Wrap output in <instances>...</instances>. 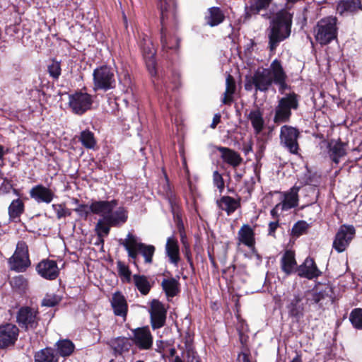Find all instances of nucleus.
<instances>
[{
    "mask_svg": "<svg viewBox=\"0 0 362 362\" xmlns=\"http://www.w3.org/2000/svg\"><path fill=\"white\" fill-rule=\"evenodd\" d=\"M158 1L160 9L162 48L165 51H176L179 48L180 38L175 33L168 31V28L176 30L178 25L175 0Z\"/></svg>",
    "mask_w": 362,
    "mask_h": 362,
    "instance_id": "f257e3e1",
    "label": "nucleus"
},
{
    "mask_svg": "<svg viewBox=\"0 0 362 362\" xmlns=\"http://www.w3.org/2000/svg\"><path fill=\"white\" fill-rule=\"evenodd\" d=\"M274 83L279 86V92L282 95H285V91L289 89L290 86L286 83L287 75L283 68L282 64H281L279 68L274 69Z\"/></svg>",
    "mask_w": 362,
    "mask_h": 362,
    "instance_id": "f704fd0d",
    "label": "nucleus"
},
{
    "mask_svg": "<svg viewBox=\"0 0 362 362\" xmlns=\"http://www.w3.org/2000/svg\"><path fill=\"white\" fill-rule=\"evenodd\" d=\"M17 322L26 330L36 328L38 324L36 312L29 307L21 308L17 314Z\"/></svg>",
    "mask_w": 362,
    "mask_h": 362,
    "instance_id": "a211bd4d",
    "label": "nucleus"
},
{
    "mask_svg": "<svg viewBox=\"0 0 362 362\" xmlns=\"http://www.w3.org/2000/svg\"><path fill=\"white\" fill-rule=\"evenodd\" d=\"M240 197L234 199L230 196H223L216 201V204L221 210L230 216L240 207Z\"/></svg>",
    "mask_w": 362,
    "mask_h": 362,
    "instance_id": "a878e982",
    "label": "nucleus"
},
{
    "mask_svg": "<svg viewBox=\"0 0 362 362\" xmlns=\"http://www.w3.org/2000/svg\"><path fill=\"white\" fill-rule=\"evenodd\" d=\"M165 250L167 255L170 259V262L177 265L180 260L179 247L177 240L174 236L169 237L167 239Z\"/></svg>",
    "mask_w": 362,
    "mask_h": 362,
    "instance_id": "473e14b6",
    "label": "nucleus"
},
{
    "mask_svg": "<svg viewBox=\"0 0 362 362\" xmlns=\"http://www.w3.org/2000/svg\"><path fill=\"white\" fill-rule=\"evenodd\" d=\"M24 209V203L21 199H13L8 209L10 219L14 220L19 218L23 214Z\"/></svg>",
    "mask_w": 362,
    "mask_h": 362,
    "instance_id": "79ce46f5",
    "label": "nucleus"
},
{
    "mask_svg": "<svg viewBox=\"0 0 362 362\" xmlns=\"http://www.w3.org/2000/svg\"><path fill=\"white\" fill-rule=\"evenodd\" d=\"M112 226H110L103 217H101L98 221L95 231L98 236V240L103 245L104 243V237L107 236L110 233V228Z\"/></svg>",
    "mask_w": 362,
    "mask_h": 362,
    "instance_id": "c03bdc74",
    "label": "nucleus"
},
{
    "mask_svg": "<svg viewBox=\"0 0 362 362\" xmlns=\"http://www.w3.org/2000/svg\"><path fill=\"white\" fill-rule=\"evenodd\" d=\"M270 18L267 28L268 48L274 52L279 44L291 35L293 16L287 10L281 9Z\"/></svg>",
    "mask_w": 362,
    "mask_h": 362,
    "instance_id": "f03ea898",
    "label": "nucleus"
},
{
    "mask_svg": "<svg viewBox=\"0 0 362 362\" xmlns=\"http://www.w3.org/2000/svg\"><path fill=\"white\" fill-rule=\"evenodd\" d=\"M329 292H331V288L328 287L325 290L319 291L317 290L307 291L305 295H303L304 298H305V305L320 304L322 300L329 296Z\"/></svg>",
    "mask_w": 362,
    "mask_h": 362,
    "instance_id": "7c9ffc66",
    "label": "nucleus"
},
{
    "mask_svg": "<svg viewBox=\"0 0 362 362\" xmlns=\"http://www.w3.org/2000/svg\"><path fill=\"white\" fill-rule=\"evenodd\" d=\"M349 320L354 328L362 329V308L354 309L349 315Z\"/></svg>",
    "mask_w": 362,
    "mask_h": 362,
    "instance_id": "49530a36",
    "label": "nucleus"
},
{
    "mask_svg": "<svg viewBox=\"0 0 362 362\" xmlns=\"http://www.w3.org/2000/svg\"><path fill=\"white\" fill-rule=\"evenodd\" d=\"M273 0H248L245 6L244 19L250 20L252 16L258 15L260 11L267 10Z\"/></svg>",
    "mask_w": 362,
    "mask_h": 362,
    "instance_id": "4be33fe9",
    "label": "nucleus"
},
{
    "mask_svg": "<svg viewBox=\"0 0 362 362\" xmlns=\"http://www.w3.org/2000/svg\"><path fill=\"white\" fill-rule=\"evenodd\" d=\"M299 136L300 132L297 128L284 125L280 131V144L289 153L297 155L299 150L298 143Z\"/></svg>",
    "mask_w": 362,
    "mask_h": 362,
    "instance_id": "9d476101",
    "label": "nucleus"
},
{
    "mask_svg": "<svg viewBox=\"0 0 362 362\" xmlns=\"http://www.w3.org/2000/svg\"><path fill=\"white\" fill-rule=\"evenodd\" d=\"M30 196L37 203L49 204L54 199V193L49 188L37 185L31 188Z\"/></svg>",
    "mask_w": 362,
    "mask_h": 362,
    "instance_id": "412c9836",
    "label": "nucleus"
},
{
    "mask_svg": "<svg viewBox=\"0 0 362 362\" xmlns=\"http://www.w3.org/2000/svg\"><path fill=\"white\" fill-rule=\"evenodd\" d=\"M93 96L82 90L76 91L69 95V107L73 113L82 115L91 109Z\"/></svg>",
    "mask_w": 362,
    "mask_h": 362,
    "instance_id": "6e6552de",
    "label": "nucleus"
},
{
    "mask_svg": "<svg viewBox=\"0 0 362 362\" xmlns=\"http://www.w3.org/2000/svg\"><path fill=\"white\" fill-rule=\"evenodd\" d=\"M8 263L11 269L18 272H23L30 267L28 247L24 241L17 243L16 251L9 259Z\"/></svg>",
    "mask_w": 362,
    "mask_h": 362,
    "instance_id": "1a4fd4ad",
    "label": "nucleus"
},
{
    "mask_svg": "<svg viewBox=\"0 0 362 362\" xmlns=\"http://www.w3.org/2000/svg\"><path fill=\"white\" fill-rule=\"evenodd\" d=\"M118 204V201H94L90 204V211L93 214L100 215L112 227H120L128 219V211L124 206H119L114 211Z\"/></svg>",
    "mask_w": 362,
    "mask_h": 362,
    "instance_id": "7ed1b4c3",
    "label": "nucleus"
},
{
    "mask_svg": "<svg viewBox=\"0 0 362 362\" xmlns=\"http://www.w3.org/2000/svg\"><path fill=\"white\" fill-rule=\"evenodd\" d=\"M279 226V221H271L269 223L268 235L272 237H275V232Z\"/></svg>",
    "mask_w": 362,
    "mask_h": 362,
    "instance_id": "680f3d73",
    "label": "nucleus"
},
{
    "mask_svg": "<svg viewBox=\"0 0 362 362\" xmlns=\"http://www.w3.org/2000/svg\"><path fill=\"white\" fill-rule=\"evenodd\" d=\"M353 226L342 225L339 227L333 241V248L338 252H344L355 235Z\"/></svg>",
    "mask_w": 362,
    "mask_h": 362,
    "instance_id": "ddd939ff",
    "label": "nucleus"
},
{
    "mask_svg": "<svg viewBox=\"0 0 362 362\" xmlns=\"http://www.w3.org/2000/svg\"><path fill=\"white\" fill-rule=\"evenodd\" d=\"M188 359L187 362H199V357L195 356L194 353L192 354V356H190V353L188 352Z\"/></svg>",
    "mask_w": 362,
    "mask_h": 362,
    "instance_id": "774afa93",
    "label": "nucleus"
},
{
    "mask_svg": "<svg viewBox=\"0 0 362 362\" xmlns=\"http://www.w3.org/2000/svg\"><path fill=\"white\" fill-rule=\"evenodd\" d=\"M179 278L177 276V279L174 277L163 279L161 282L162 289L168 300L177 296L180 292Z\"/></svg>",
    "mask_w": 362,
    "mask_h": 362,
    "instance_id": "cd10ccee",
    "label": "nucleus"
},
{
    "mask_svg": "<svg viewBox=\"0 0 362 362\" xmlns=\"http://www.w3.org/2000/svg\"><path fill=\"white\" fill-rule=\"evenodd\" d=\"M13 192L16 196H19V192L18 189L13 188L12 181L7 178H4L3 182L0 186V194H5L9 193L11 191Z\"/></svg>",
    "mask_w": 362,
    "mask_h": 362,
    "instance_id": "8fccbe9b",
    "label": "nucleus"
},
{
    "mask_svg": "<svg viewBox=\"0 0 362 362\" xmlns=\"http://www.w3.org/2000/svg\"><path fill=\"white\" fill-rule=\"evenodd\" d=\"M93 90L107 91L115 87V78L112 69L103 65L97 67L93 73Z\"/></svg>",
    "mask_w": 362,
    "mask_h": 362,
    "instance_id": "0eeeda50",
    "label": "nucleus"
},
{
    "mask_svg": "<svg viewBox=\"0 0 362 362\" xmlns=\"http://www.w3.org/2000/svg\"><path fill=\"white\" fill-rule=\"evenodd\" d=\"M221 122V115L220 114H216L214 115L213 117L212 122L210 125L211 128L215 129L217 126V124Z\"/></svg>",
    "mask_w": 362,
    "mask_h": 362,
    "instance_id": "69168bd1",
    "label": "nucleus"
},
{
    "mask_svg": "<svg viewBox=\"0 0 362 362\" xmlns=\"http://www.w3.org/2000/svg\"><path fill=\"white\" fill-rule=\"evenodd\" d=\"M59 303L56 296H47L42 301V305L46 307H54Z\"/></svg>",
    "mask_w": 362,
    "mask_h": 362,
    "instance_id": "13d9d810",
    "label": "nucleus"
},
{
    "mask_svg": "<svg viewBox=\"0 0 362 362\" xmlns=\"http://www.w3.org/2000/svg\"><path fill=\"white\" fill-rule=\"evenodd\" d=\"M238 360L239 362H251L247 354L241 353L238 355Z\"/></svg>",
    "mask_w": 362,
    "mask_h": 362,
    "instance_id": "338daca9",
    "label": "nucleus"
},
{
    "mask_svg": "<svg viewBox=\"0 0 362 362\" xmlns=\"http://www.w3.org/2000/svg\"><path fill=\"white\" fill-rule=\"evenodd\" d=\"M242 151L244 152L245 155H247L250 152L252 151V143H244L243 145Z\"/></svg>",
    "mask_w": 362,
    "mask_h": 362,
    "instance_id": "0e129e2a",
    "label": "nucleus"
},
{
    "mask_svg": "<svg viewBox=\"0 0 362 362\" xmlns=\"http://www.w3.org/2000/svg\"><path fill=\"white\" fill-rule=\"evenodd\" d=\"M281 61L275 59L269 68L258 69L252 76H246L244 87L247 91L255 88V91L267 92L274 81V70L279 68Z\"/></svg>",
    "mask_w": 362,
    "mask_h": 362,
    "instance_id": "20e7f679",
    "label": "nucleus"
},
{
    "mask_svg": "<svg viewBox=\"0 0 362 362\" xmlns=\"http://www.w3.org/2000/svg\"><path fill=\"white\" fill-rule=\"evenodd\" d=\"M150 315V322L153 329H158L165 325L167 309L164 304L158 299H153L150 302L148 310Z\"/></svg>",
    "mask_w": 362,
    "mask_h": 362,
    "instance_id": "9b49d317",
    "label": "nucleus"
},
{
    "mask_svg": "<svg viewBox=\"0 0 362 362\" xmlns=\"http://www.w3.org/2000/svg\"><path fill=\"white\" fill-rule=\"evenodd\" d=\"M56 347L57 354L62 357L71 356L75 349L74 344L69 339L59 340Z\"/></svg>",
    "mask_w": 362,
    "mask_h": 362,
    "instance_id": "a19ab883",
    "label": "nucleus"
},
{
    "mask_svg": "<svg viewBox=\"0 0 362 362\" xmlns=\"http://www.w3.org/2000/svg\"><path fill=\"white\" fill-rule=\"evenodd\" d=\"M213 182L221 193L224 189L225 184L222 175L217 170L213 173Z\"/></svg>",
    "mask_w": 362,
    "mask_h": 362,
    "instance_id": "6e6d98bb",
    "label": "nucleus"
},
{
    "mask_svg": "<svg viewBox=\"0 0 362 362\" xmlns=\"http://www.w3.org/2000/svg\"><path fill=\"white\" fill-rule=\"evenodd\" d=\"M61 65L60 63L53 59L51 63L47 66V71L49 76L54 80H57L61 75Z\"/></svg>",
    "mask_w": 362,
    "mask_h": 362,
    "instance_id": "09e8293b",
    "label": "nucleus"
},
{
    "mask_svg": "<svg viewBox=\"0 0 362 362\" xmlns=\"http://www.w3.org/2000/svg\"><path fill=\"white\" fill-rule=\"evenodd\" d=\"M132 339L124 337H117L111 341V346L116 354L128 352L132 346Z\"/></svg>",
    "mask_w": 362,
    "mask_h": 362,
    "instance_id": "c9c22d12",
    "label": "nucleus"
},
{
    "mask_svg": "<svg viewBox=\"0 0 362 362\" xmlns=\"http://www.w3.org/2000/svg\"><path fill=\"white\" fill-rule=\"evenodd\" d=\"M279 210L281 211V205L280 203L277 204L270 211V214L273 218L278 220Z\"/></svg>",
    "mask_w": 362,
    "mask_h": 362,
    "instance_id": "e2e57ef3",
    "label": "nucleus"
},
{
    "mask_svg": "<svg viewBox=\"0 0 362 362\" xmlns=\"http://www.w3.org/2000/svg\"><path fill=\"white\" fill-rule=\"evenodd\" d=\"M36 271L40 276L47 280H54L59 274L57 262L49 259L40 261L36 266Z\"/></svg>",
    "mask_w": 362,
    "mask_h": 362,
    "instance_id": "f3484780",
    "label": "nucleus"
},
{
    "mask_svg": "<svg viewBox=\"0 0 362 362\" xmlns=\"http://www.w3.org/2000/svg\"><path fill=\"white\" fill-rule=\"evenodd\" d=\"M170 206H171V211H172V213L173 214L174 218L177 219V221L178 223L180 222L182 223V218H181L180 215L179 214V207H178V206L172 199H170Z\"/></svg>",
    "mask_w": 362,
    "mask_h": 362,
    "instance_id": "052dcab7",
    "label": "nucleus"
},
{
    "mask_svg": "<svg viewBox=\"0 0 362 362\" xmlns=\"http://www.w3.org/2000/svg\"><path fill=\"white\" fill-rule=\"evenodd\" d=\"M133 281L135 286L142 295H147L151 289L152 285L148 278L144 275L134 274Z\"/></svg>",
    "mask_w": 362,
    "mask_h": 362,
    "instance_id": "ea45409f",
    "label": "nucleus"
},
{
    "mask_svg": "<svg viewBox=\"0 0 362 362\" xmlns=\"http://www.w3.org/2000/svg\"><path fill=\"white\" fill-rule=\"evenodd\" d=\"M286 308L290 317L298 321L304 315L305 303L304 296L299 292L285 298Z\"/></svg>",
    "mask_w": 362,
    "mask_h": 362,
    "instance_id": "f8f14e48",
    "label": "nucleus"
},
{
    "mask_svg": "<svg viewBox=\"0 0 362 362\" xmlns=\"http://www.w3.org/2000/svg\"><path fill=\"white\" fill-rule=\"evenodd\" d=\"M53 210L56 213L57 218L58 219H61L62 218H64V209H65V204H54L52 206Z\"/></svg>",
    "mask_w": 362,
    "mask_h": 362,
    "instance_id": "bf43d9fd",
    "label": "nucleus"
},
{
    "mask_svg": "<svg viewBox=\"0 0 362 362\" xmlns=\"http://www.w3.org/2000/svg\"><path fill=\"white\" fill-rule=\"evenodd\" d=\"M235 89L236 85L233 76L228 74L226 78V90L222 99L223 104L230 105L233 100V95L235 93Z\"/></svg>",
    "mask_w": 362,
    "mask_h": 362,
    "instance_id": "4c0bfd02",
    "label": "nucleus"
},
{
    "mask_svg": "<svg viewBox=\"0 0 362 362\" xmlns=\"http://www.w3.org/2000/svg\"><path fill=\"white\" fill-rule=\"evenodd\" d=\"M309 228V224L305 221H298L292 227L291 235L294 237H299L305 233Z\"/></svg>",
    "mask_w": 362,
    "mask_h": 362,
    "instance_id": "de8ad7c7",
    "label": "nucleus"
},
{
    "mask_svg": "<svg viewBox=\"0 0 362 362\" xmlns=\"http://www.w3.org/2000/svg\"><path fill=\"white\" fill-rule=\"evenodd\" d=\"M300 98V95L294 92L286 93L281 98L274 108V122L277 124L288 122L292 115L291 111L299 107Z\"/></svg>",
    "mask_w": 362,
    "mask_h": 362,
    "instance_id": "39448f33",
    "label": "nucleus"
},
{
    "mask_svg": "<svg viewBox=\"0 0 362 362\" xmlns=\"http://www.w3.org/2000/svg\"><path fill=\"white\" fill-rule=\"evenodd\" d=\"M117 272L120 276L124 277L127 282L131 281V271L122 261L117 262Z\"/></svg>",
    "mask_w": 362,
    "mask_h": 362,
    "instance_id": "3c124183",
    "label": "nucleus"
},
{
    "mask_svg": "<svg viewBox=\"0 0 362 362\" xmlns=\"http://www.w3.org/2000/svg\"><path fill=\"white\" fill-rule=\"evenodd\" d=\"M225 20V15L219 7L213 6L208 9V15L205 17L207 25L215 27L221 24Z\"/></svg>",
    "mask_w": 362,
    "mask_h": 362,
    "instance_id": "2f4dec72",
    "label": "nucleus"
},
{
    "mask_svg": "<svg viewBox=\"0 0 362 362\" xmlns=\"http://www.w3.org/2000/svg\"><path fill=\"white\" fill-rule=\"evenodd\" d=\"M296 272H297L300 277L308 279L317 278L322 274L318 269L314 259L309 257L305 259L302 264L296 268Z\"/></svg>",
    "mask_w": 362,
    "mask_h": 362,
    "instance_id": "6ab92c4d",
    "label": "nucleus"
},
{
    "mask_svg": "<svg viewBox=\"0 0 362 362\" xmlns=\"http://www.w3.org/2000/svg\"><path fill=\"white\" fill-rule=\"evenodd\" d=\"M337 18L327 16L320 19L314 28L315 38L322 45L330 43L337 36Z\"/></svg>",
    "mask_w": 362,
    "mask_h": 362,
    "instance_id": "423d86ee",
    "label": "nucleus"
},
{
    "mask_svg": "<svg viewBox=\"0 0 362 362\" xmlns=\"http://www.w3.org/2000/svg\"><path fill=\"white\" fill-rule=\"evenodd\" d=\"M161 83V85L159 84V82L155 85L157 91L160 93V95H163V96H165L170 90L174 89L175 88V86H171L170 85H168L165 80H162Z\"/></svg>",
    "mask_w": 362,
    "mask_h": 362,
    "instance_id": "4d7b16f0",
    "label": "nucleus"
},
{
    "mask_svg": "<svg viewBox=\"0 0 362 362\" xmlns=\"http://www.w3.org/2000/svg\"><path fill=\"white\" fill-rule=\"evenodd\" d=\"M35 362H58L54 350L50 347L42 349L35 354Z\"/></svg>",
    "mask_w": 362,
    "mask_h": 362,
    "instance_id": "e433bc0d",
    "label": "nucleus"
},
{
    "mask_svg": "<svg viewBox=\"0 0 362 362\" xmlns=\"http://www.w3.org/2000/svg\"><path fill=\"white\" fill-rule=\"evenodd\" d=\"M74 211L82 218L86 219L89 214L92 213L90 211V205L88 206L87 204H78Z\"/></svg>",
    "mask_w": 362,
    "mask_h": 362,
    "instance_id": "864d4df0",
    "label": "nucleus"
},
{
    "mask_svg": "<svg viewBox=\"0 0 362 362\" xmlns=\"http://www.w3.org/2000/svg\"><path fill=\"white\" fill-rule=\"evenodd\" d=\"M245 116L251 122L255 134H259L263 131L265 124L263 112L259 108L256 107L249 112L245 110Z\"/></svg>",
    "mask_w": 362,
    "mask_h": 362,
    "instance_id": "5701e85b",
    "label": "nucleus"
},
{
    "mask_svg": "<svg viewBox=\"0 0 362 362\" xmlns=\"http://www.w3.org/2000/svg\"><path fill=\"white\" fill-rule=\"evenodd\" d=\"M11 286L13 288L23 289L26 286V280L22 275L13 277L10 281Z\"/></svg>",
    "mask_w": 362,
    "mask_h": 362,
    "instance_id": "5fc2aeb1",
    "label": "nucleus"
},
{
    "mask_svg": "<svg viewBox=\"0 0 362 362\" xmlns=\"http://www.w3.org/2000/svg\"><path fill=\"white\" fill-rule=\"evenodd\" d=\"M133 242L136 243V238L132 233H128L125 240H120V245L127 250L128 257L133 259L134 264H136L139 252L136 247L132 243Z\"/></svg>",
    "mask_w": 362,
    "mask_h": 362,
    "instance_id": "72a5a7b5",
    "label": "nucleus"
},
{
    "mask_svg": "<svg viewBox=\"0 0 362 362\" xmlns=\"http://www.w3.org/2000/svg\"><path fill=\"white\" fill-rule=\"evenodd\" d=\"M216 149L221 153V159L233 168H236L242 163L243 158L235 151L224 146H217Z\"/></svg>",
    "mask_w": 362,
    "mask_h": 362,
    "instance_id": "393cba45",
    "label": "nucleus"
},
{
    "mask_svg": "<svg viewBox=\"0 0 362 362\" xmlns=\"http://www.w3.org/2000/svg\"><path fill=\"white\" fill-rule=\"evenodd\" d=\"M78 140L83 146L87 149H94L97 144L93 132L89 129L82 131Z\"/></svg>",
    "mask_w": 362,
    "mask_h": 362,
    "instance_id": "a18cd8bd",
    "label": "nucleus"
},
{
    "mask_svg": "<svg viewBox=\"0 0 362 362\" xmlns=\"http://www.w3.org/2000/svg\"><path fill=\"white\" fill-rule=\"evenodd\" d=\"M295 258V253L291 250H286L281 259V269L286 276L296 272L298 267Z\"/></svg>",
    "mask_w": 362,
    "mask_h": 362,
    "instance_id": "c85d7f7f",
    "label": "nucleus"
},
{
    "mask_svg": "<svg viewBox=\"0 0 362 362\" xmlns=\"http://www.w3.org/2000/svg\"><path fill=\"white\" fill-rule=\"evenodd\" d=\"M139 250V254L144 257L145 264H150L153 262V257L156 250V248L152 245H146L142 243H139L136 240V243H132Z\"/></svg>",
    "mask_w": 362,
    "mask_h": 362,
    "instance_id": "58836bf2",
    "label": "nucleus"
},
{
    "mask_svg": "<svg viewBox=\"0 0 362 362\" xmlns=\"http://www.w3.org/2000/svg\"><path fill=\"white\" fill-rule=\"evenodd\" d=\"M361 8V0H340L337 5V11L340 14L345 11L354 12Z\"/></svg>",
    "mask_w": 362,
    "mask_h": 362,
    "instance_id": "37998d69",
    "label": "nucleus"
},
{
    "mask_svg": "<svg viewBox=\"0 0 362 362\" xmlns=\"http://www.w3.org/2000/svg\"><path fill=\"white\" fill-rule=\"evenodd\" d=\"M300 187L293 186L289 191L284 192V199L280 202L281 211L295 208L298 204V192Z\"/></svg>",
    "mask_w": 362,
    "mask_h": 362,
    "instance_id": "bb28decb",
    "label": "nucleus"
},
{
    "mask_svg": "<svg viewBox=\"0 0 362 362\" xmlns=\"http://www.w3.org/2000/svg\"><path fill=\"white\" fill-rule=\"evenodd\" d=\"M132 342L141 350H148L153 344V337L148 327H139L132 330Z\"/></svg>",
    "mask_w": 362,
    "mask_h": 362,
    "instance_id": "dca6fc26",
    "label": "nucleus"
},
{
    "mask_svg": "<svg viewBox=\"0 0 362 362\" xmlns=\"http://www.w3.org/2000/svg\"><path fill=\"white\" fill-rule=\"evenodd\" d=\"M239 242L249 247H254L255 244V232L248 224H244L238 233Z\"/></svg>",
    "mask_w": 362,
    "mask_h": 362,
    "instance_id": "c756f323",
    "label": "nucleus"
},
{
    "mask_svg": "<svg viewBox=\"0 0 362 362\" xmlns=\"http://www.w3.org/2000/svg\"><path fill=\"white\" fill-rule=\"evenodd\" d=\"M19 329L11 323L0 325V349L13 346L18 339Z\"/></svg>",
    "mask_w": 362,
    "mask_h": 362,
    "instance_id": "4468645a",
    "label": "nucleus"
},
{
    "mask_svg": "<svg viewBox=\"0 0 362 362\" xmlns=\"http://www.w3.org/2000/svg\"><path fill=\"white\" fill-rule=\"evenodd\" d=\"M317 181L314 180L310 177L306 178L305 185L308 187H307L308 190L313 193L315 195V197L312 200L313 202H316L317 200L319 190L317 188Z\"/></svg>",
    "mask_w": 362,
    "mask_h": 362,
    "instance_id": "603ef678",
    "label": "nucleus"
},
{
    "mask_svg": "<svg viewBox=\"0 0 362 362\" xmlns=\"http://www.w3.org/2000/svg\"><path fill=\"white\" fill-rule=\"evenodd\" d=\"M347 144L340 139H331L327 143L328 155L330 159L336 164L339 163L340 158L346 155Z\"/></svg>",
    "mask_w": 362,
    "mask_h": 362,
    "instance_id": "aec40b11",
    "label": "nucleus"
},
{
    "mask_svg": "<svg viewBox=\"0 0 362 362\" xmlns=\"http://www.w3.org/2000/svg\"><path fill=\"white\" fill-rule=\"evenodd\" d=\"M141 49L148 71L151 76L156 74V50L150 39L144 37L141 42Z\"/></svg>",
    "mask_w": 362,
    "mask_h": 362,
    "instance_id": "2eb2a0df",
    "label": "nucleus"
},
{
    "mask_svg": "<svg viewBox=\"0 0 362 362\" xmlns=\"http://www.w3.org/2000/svg\"><path fill=\"white\" fill-rule=\"evenodd\" d=\"M110 303L114 314L125 319L128 312V305L122 293L119 291L114 293Z\"/></svg>",
    "mask_w": 362,
    "mask_h": 362,
    "instance_id": "b1692460",
    "label": "nucleus"
}]
</instances>
